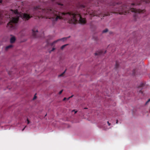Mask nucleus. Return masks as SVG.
<instances>
[{
  "label": "nucleus",
  "mask_w": 150,
  "mask_h": 150,
  "mask_svg": "<svg viewBox=\"0 0 150 150\" xmlns=\"http://www.w3.org/2000/svg\"><path fill=\"white\" fill-rule=\"evenodd\" d=\"M116 124H117L118 123V120H117V121H116Z\"/></svg>",
  "instance_id": "22"
},
{
  "label": "nucleus",
  "mask_w": 150,
  "mask_h": 150,
  "mask_svg": "<svg viewBox=\"0 0 150 150\" xmlns=\"http://www.w3.org/2000/svg\"><path fill=\"white\" fill-rule=\"evenodd\" d=\"M76 112H77V111H75V113H76Z\"/></svg>",
  "instance_id": "25"
},
{
  "label": "nucleus",
  "mask_w": 150,
  "mask_h": 150,
  "mask_svg": "<svg viewBox=\"0 0 150 150\" xmlns=\"http://www.w3.org/2000/svg\"><path fill=\"white\" fill-rule=\"evenodd\" d=\"M27 124H29L30 123V121L29 120H28V119H27Z\"/></svg>",
  "instance_id": "15"
},
{
  "label": "nucleus",
  "mask_w": 150,
  "mask_h": 150,
  "mask_svg": "<svg viewBox=\"0 0 150 150\" xmlns=\"http://www.w3.org/2000/svg\"><path fill=\"white\" fill-rule=\"evenodd\" d=\"M22 17L25 19L28 20L31 17L28 15L26 13H23L22 15Z\"/></svg>",
  "instance_id": "5"
},
{
  "label": "nucleus",
  "mask_w": 150,
  "mask_h": 150,
  "mask_svg": "<svg viewBox=\"0 0 150 150\" xmlns=\"http://www.w3.org/2000/svg\"><path fill=\"white\" fill-rule=\"evenodd\" d=\"M131 5H132H132H134V4H131Z\"/></svg>",
  "instance_id": "23"
},
{
  "label": "nucleus",
  "mask_w": 150,
  "mask_h": 150,
  "mask_svg": "<svg viewBox=\"0 0 150 150\" xmlns=\"http://www.w3.org/2000/svg\"><path fill=\"white\" fill-rule=\"evenodd\" d=\"M102 54L101 51H98L96 52L95 54L96 55H100Z\"/></svg>",
  "instance_id": "10"
},
{
  "label": "nucleus",
  "mask_w": 150,
  "mask_h": 150,
  "mask_svg": "<svg viewBox=\"0 0 150 150\" xmlns=\"http://www.w3.org/2000/svg\"><path fill=\"white\" fill-rule=\"evenodd\" d=\"M130 10L132 12L134 13H139L140 12V10L139 9H136L134 8H130Z\"/></svg>",
  "instance_id": "8"
},
{
  "label": "nucleus",
  "mask_w": 150,
  "mask_h": 150,
  "mask_svg": "<svg viewBox=\"0 0 150 150\" xmlns=\"http://www.w3.org/2000/svg\"><path fill=\"white\" fill-rule=\"evenodd\" d=\"M66 98H64L63 99V100H66Z\"/></svg>",
  "instance_id": "20"
},
{
  "label": "nucleus",
  "mask_w": 150,
  "mask_h": 150,
  "mask_svg": "<svg viewBox=\"0 0 150 150\" xmlns=\"http://www.w3.org/2000/svg\"><path fill=\"white\" fill-rule=\"evenodd\" d=\"M65 39V40H67V38H62L61 39H59L58 40H56L54 41H53L51 43V45H53L56 44V43H57L59 41H60L61 40H62V39Z\"/></svg>",
  "instance_id": "7"
},
{
  "label": "nucleus",
  "mask_w": 150,
  "mask_h": 150,
  "mask_svg": "<svg viewBox=\"0 0 150 150\" xmlns=\"http://www.w3.org/2000/svg\"><path fill=\"white\" fill-rule=\"evenodd\" d=\"M108 31V30L107 29H105L103 31V33H105L107 32Z\"/></svg>",
  "instance_id": "12"
},
{
  "label": "nucleus",
  "mask_w": 150,
  "mask_h": 150,
  "mask_svg": "<svg viewBox=\"0 0 150 150\" xmlns=\"http://www.w3.org/2000/svg\"><path fill=\"white\" fill-rule=\"evenodd\" d=\"M62 74H61V75H60L59 76H62Z\"/></svg>",
  "instance_id": "27"
},
{
  "label": "nucleus",
  "mask_w": 150,
  "mask_h": 150,
  "mask_svg": "<svg viewBox=\"0 0 150 150\" xmlns=\"http://www.w3.org/2000/svg\"><path fill=\"white\" fill-rule=\"evenodd\" d=\"M63 91V90H61L60 91L59 93V94H60L62 93V91Z\"/></svg>",
  "instance_id": "13"
},
{
  "label": "nucleus",
  "mask_w": 150,
  "mask_h": 150,
  "mask_svg": "<svg viewBox=\"0 0 150 150\" xmlns=\"http://www.w3.org/2000/svg\"><path fill=\"white\" fill-rule=\"evenodd\" d=\"M19 15L13 17L11 19L10 22L8 23L7 25V28L10 31H12L15 29V27L12 24V23H16L18 22L19 18Z\"/></svg>",
  "instance_id": "3"
},
{
  "label": "nucleus",
  "mask_w": 150,
  "mask_h": 150,
  "mask_svg": "<svg viewBox=\"0 0 150 150\" xmlns=\"http://www.w3.org/2000/svg\"><path fill=\"white\" fill-rule=\"evenodd\" d=\"M106 51H105V53H106Z\"/></svg>",
  "instance_id": "28"
},
{
  "label": "nucleus",
  "mask_w": 150,
  "mask_h": 150,
  "mask_svg": "<svg viewBox=\"0 0 150 150\" xmlns=\"http://www.w3.org/2000/svg\"><path fill=\"white\" fill-rule=\"evenodd\" d=\"M24 128L22 130H23L24 129Z\"/></svg>",
  "instance_id": "29"
},
{
  "label": "nucleus",
  "mask_w": 150,
  "mask_h": 150,
  "mask_svg": "<svg viewBox=\"0 0 150 150\" xmlns=\"http://www.w3.org/2000/svg\"><path fill=\"white\" fill-rule=\"evenodd\" d=\"M38 32V30L37 29H33L32 30V33L33 35L35 36L37 33Z\"/></svg>",
  "instance_id": "9"
},
{
  "label": "nucleus",
  "mask_w": 150,
  "mask_h": 150,
  "mask_svg": "<svg viewBox=\"0 0 150 150\" xmlns=\"http://www.w3.org/2000/svg\"><path fill=\"white\" fill-rule=\"evenodd\" d=\"M65 40V39H62V40H62V41H65V40Z\"/></svg>",
  "instance_id": "21"
},
{
  "label": "nucleus",
  "mask_w": 150,
  "mask_h": 150,
  "mask_svg": "<svg viewBox=\"0 0 150 150\" xmlns=\"http://www.w3.org/2000/svg\"><path fill=\"white\" fill-rule=\"evenodd\" d=\"M11 37L10 39V43L11 44L14 43L16 39L15 36L13 35H11Z\"/></svg>",
  "instance_id": "4"
},
{
  "label": "nucleus",
  "mask_w": 150,
  "mask_h": 150,
  "mask_svg": "<svg viewBox=\"0 0 150 150\" xmlns=\"http://www.w3.org/2000/svg\"><path fill=\"white\" fill-rule=\"evenodd\" d=\"M150 101V98L146 102V103H147L148 102Z\"/></svg>",
  "instance_id": "17"
},
{
  "label": "nucleus",
  "mask_w": 150,
  "mask_h": 150,
  "mask_svg": "<svg viewBox=\"0 0 150 150\" xmlns=\"http://www.w3.org/2000/svg\"><path fill=\"white\" fill-rule=\"evenodd\" d=\"M36 98V96H35L34 98V99H35V98Z\"/></svg>",
  "instance_id": "24"
},
{
  "label": "nucleus",
  "mask_w": 150,
  "mask_h": 150,
  "mask_svg": "<svg viewBox=\"0 0 150 150\" xmlns=\"http://www.w3.org/2000/svg\"><path fill=\"white\" fill-rule=\"evenodd\" d=\"M59 5H62V4H59Z\"/></svg>",
  "instance_id": "26"
},
{
  "label": "nucleus",
  "mask_w": 150,
  "mask_h": 150,
  "mask_svg": "<svg viewBox=\"0 0 150 150\" xmlns=\"http://www.w3.org/2000/svg\"><path fill=\"white\" fill-rule=\"evenodd\" d=\"M13 47V45L12 44L10 45L7 46L5 48V50L6 51H7L9 49L12 48Z\"/></svg>",
  "instance_id": "6"
},
{
  "label": "nucleus",
  "mask_w": 150,
  "mask_h": 150,
  "mask_svg": "<svg viewBox=\"0 0 150 150\" xmlns=\"http://www.w3.org/2000/svg\"><path fill=\"white\" fill-rule=\"evenodd\" d=\"M68 45V44H66L60 47L61 49L63 50Z\"/></svg>",
  "instance_id": "11"
},
{
  "label": "nucleus",
  "mask_w": 150,
  "mask_h": 150,
  "mask_svg": "<svg viewBox=\"0 0 150 150\" xmlns=\"http://www.w3.org/2000/svg\"><path fill=\"white\" fill-rule=\"evenodd\" d=\"M71 96L69 97V98H67V100H69L70 98H71L72 96Z\"/></svg>",
  "instance_id": "18"
},
{
  "label": "nucleus",
  "mask_w": 150,
  "mask_h": 150,
  "mask_svg": "<svg viewBox=\"0 0 150 150\" xmlns=\"http://www.w3.org/2000/svg\"><path fill=\"white\" fill-rule=\"evenodd\" d=\"M51 13L52 14L49 18L51 19L54 23L56 22L58 19H62V15L66 14L63 13H59L55 11H51Z\"/></svg>",
  "instance_id": "2"
},
{
  "label": "nucleus",
  "mask_w": 150,
  "mask_h": 150,
  "mask_svg": "<svg viewBox=\"0 0 150 150\" xmlns=\"http://www.w3.org/2000/svg\"><path fill=\"white\" fill-rule=\"evenodd\" d=\"M3 2L2 0H0V3H1Z\"/></svg>",
  "instance_id": "19"
},
{
  "label": "nucleus",
  "mask_w": 150,
  "mask_h": 150,
  "mask_svg": "<svg viewBox=\"0 0 150 150\" xmlns=\"http://www.w3.org/2000/svg\"><path fill=\"white\" fill-rule=\"evenodd\" d=\"M66 15L68 17V22L70 23H75L78 20L81 24H84L86 23L85 19L81 18L80 15L77 13H68Z\"/></svg>",
  "instance_id": "1"
},
{
  "label": "nucleus",
  "mask_w": 150,
  "mask_h": 150,
  "mask_svg": "<svg viewBox=\"0 0 150 150\" xmlns=\"http://www.w3.org/2000/svg\"><path fill=\"white\" fill-rule=\"evenodd\" d=\"M55 50V48H52V50H51V52H52L54 50Z\"/></svg>",
  "instance_id": "14"
},
{
  "label": "nucleus",
  "mask_w": 150,
  "mask_h": 150,
  "mask_svg": "<svg viewBox=\"0 0 150 150\" xmlns=\"http://www.w3.org/2000/svg\"><path fill=\"white\" fill-rule=\"evenodd\" d=\"M107 123L108 124V125L109 126H110V123H109V122L108 121L107 122Z\"/></svg>",
  "instance_id": "16"
}]
</instances>
